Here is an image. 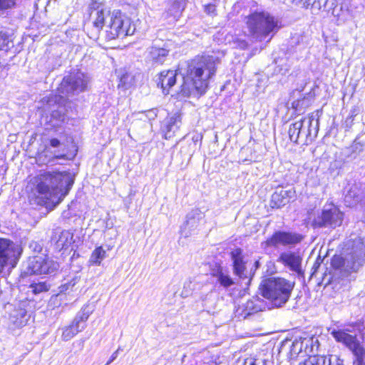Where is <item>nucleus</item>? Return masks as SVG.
<instances>
[{
    "instance_id": "f257e3e1",
    "label": "nucleus",
    "mask_w": 365,
    "mask_h": 365,
    "mask_svg": "<svg viewBox=\"0 0 365 365\" xmlns=\"http://www.w3.org/2000/svg\"><path fill=\"white\" fill-rule=\"evenodd\" d=\"M220 64L217 55L197 56L187 63L185 71L182 73L183 83L180 93L188 97L195 91L199 93L205 92L209 80L215 76L217 68Z\"/></svg>"
},
{
    "instance_id": "f03ea898",
    "label": "nucleus",
    "mask_w": 365,
    "mask_h": 365,
    "mask_svg": "<svg viewBox=\"0 0 365 365\" xmlns=\"http://www.w3.org/2000/svg\"><path fill=\"white\" fill-rule=\"evenodd\" d=\"M36 182L37 203L54 207L68 193L73 180L67 173L46 172L39 175Z\"/></svg>"
},
{
    "instance_id": "7ed1b4c3",
    "label": "nucleus",
    "mask_w": 365,
    "mask_h": 365,
    "mask_svg": "<svg viewBox=\"0 0 365 365\" xmlns=\"http://www.w3.org/2000/svg\"><path fill=\"white\" fill-rule=\"evenodd\" d=\"M365 257V246L361 240L354 241L351 250L344 255H334L331 262L332 268L345 277L356 272L362 266Z\"/></svg>"
},
{
    "instance_id": "20e7f679",
    "label": "nucleus",
    "mask_w": 365,
    "mask_h": 365,
    "mask_svg": "<svg viewBox=\"0 0 365 365\" xmlns=\"http://www.w3.org/2000/svg\"><path fill=\"white\" fill-rule=\"evenodd\" d=\"M294 282L279 277H269L260 285L262 296L270 300L277 307L283 306L289 300L294 288Z\"/></svg>"
},
{
    "instance_id": "39448f33",
    "label": "nucleus",
    "mask_w": 365,
    "mask_h": 365,
    "mask_svg": "<svg viewBox=\"0 0 365 365\" xmlns=\"http://www.w3.org/2000/svg\"><path fill=\"white\" fill-rule=\"evenodd\" d=\"M278 21L268 12H255L247 16V26L250 35L262 41L270 36L269 41L279 29Z\"/></svg>"
},
{
    "instance_id": "423d86ee",
    "label": "nucleus",
    "mask_w": 365,
    "mask_h": 365,
    "mask_svg": "<svg viewBox=\"0 0 365 365\" xmlns=\"http://www.w3.org/2000/svg\"><path fill=\"white\" fill-rule=\"evenodd\" d=\"M106 23L108 28L106 31L107 38L110 40L123 38L133 35L135 31L131 19L120 10H113L110 12Z\"/></svg>"
},
{
    "instance_id": "0eeeda50",
    "label": "nucleus",
    "mask_w": 365,
    "mask_h": 365,
    "mask_svg": "<svg viewBox=\"0 0 365 365\" xmlns=\"http://www.w3.org/2000/svg\"><path fill=\"white\" fill-rule=\"evenodd\" d=\"M314 120V115L312 113L296 120L290 124L288 130L290 140L297 144L308 145L310 143L314 138L311 129Z\"/></svg>"
},
{
    "instance_id": "6e6552de",
    "label": "nucleus",
    "mask_w": 365,
    "mask_h": 365,
    "mask_svg": "<svg viewBox=\"0 0 365 365\" xmlns=\"http://www.w3.org/2000/svg\"><path fill=\"white\" fill-rule=\"evenodd\" d=\"M90 81L88 76L80 71H73L65 76L58 91L62 95L73 94L84 91Z\"/></svg>"
},
{
    "instance_id": "1a4fd4ad",
    "label": "nucleus",
    "mask_w": 365,
    "mask_h": 365,
    "mask_svg": "<svg viewBox=\"0 0 365 365\" xmlns=\"http://www.w3.org/2000/svg\"><path fill=\"white\" fill-rule=\"evenodd\" d=\"M22 252L21 246L9 239L0 238V273L8 264L14 267Z\"/></svg>"
},
{
    "instance_id": "9d476101",
    "label": "nucleus",
    "mask_w": 365,
    "mask_h": 365,
    "mask_svg": "<svg viewBox=\"0 0 365 365\" xmlns=\"http://www.w3.org/2000/svg\"><path fill=\"white\" fill-rule=\"evenodd\" d=\"M343 213L335 206L324 208L322 212L314 217L312 222L314 227L335 228L341 225Z\"/></svg>"
},
{
    "instance_id": "9b49d317",
    "label": "nucleus",
    "mask_w": 365,
    "mask_h": 365,
    "mask_svg": "<svg viewBox=\"0 0 365 365\" xmlns=\"http://www.w3.org/2000/svg\"><path fill=\"white\" fill-rule=\"evenodd\" d=\"M304 238L302 234L295 232L277 231L266 240L265 243L268 247L275 248L279 246L292 248L301 243Z\"/></svg>"
},
{
    "instance_id": "f8f14e48",
    "label": "nucleus",
    "mask_w": 365,
    "mask_h": 365,
    "mask_svg": "<svg viewBox=\"0 0 365 365\" xmlns=\"http://www.w3.org/2000/svg\"><path fill=\"white\" fill-rule=\"evenodd\" d=\"M58 267V264L53 260L44 259L42 257H34L29 259L24 273L26 274H51Z\"/></svg>"
},
{
    "instance_id": "ddd939ff",
    "label": "nucleus",
    "mask_w": 365,
    "mask_h": 365,
    "mask_svg": "<svg viewBox=\"0 0 365 365\" xmlns=\"http://www.w3.org/2000/svg\"><path fill=\"white\" fill-rule=\"evenodd\" d=\"M348 331H349L348 329H333L331 334L337 342L345 345L353 353L354 356L359 355L365 349L361 345L356 335L350 334Z\"/></svg>"
},
{
    "instance_id": "4468645a",
    "label": "nucleus",
    "mask_w": 365,
    "mask_h": 365,
    "mask_svg": "<svg viewBox=\"0 0 365 365\" xmlns=\"http://www.w3.org/2000/svg\"><path fill=\"white\" fill-rule=\"evenodd\" d=\"M230 255L234 274L239 279H247L250 282L252 278V272L248 270L247 263L244 259L242 250L240 248L235 249L231 252Z\"/></svg>"
},
{
    "instance_id": "2eb2a0df",
    "label": "nucleus",
    "mask_w": 365,
    "mask_h": 365,
    "mask_svg": "<svg viewBox=\"0 0 365 365\" xmlns=\"http://www.w3.org/2000/svg\"><path fill=\"white\" fill-rule=\"evenodd\" d=\"M204 218V214L196 208L191 210L186 216V221L180 227V234L184 237H188L198 228L200 222Z\"/></svg>"
},
{
    "instance_id": "dca6fc26",
    "label": "nucleus",
    "mask_w": 365,
    "mask_h": 365,
    "mask_svg": "<svg viewBox=\"0 0 365 365\" xmlns=\"http://www.w3.org/2000/svg\"><path fill=\"white\" fill-rule=\"evenodd\" d=\"M68 159L67 153L64 150H55L53 151L46 147L43 151L38 154L36 162L41 165H55L59 164V160H67Z\"/></svg>"
},
{
    "instance_id": "f3484780",
    "label": "nucleus",
    "mask_w": 365,
    "mask_h": 365,
    "mask_svg": "<svg viewBox=\"0 0 365 365\" xmlns=\"http://www.w3.org/2000/svg\"><path fill=\"white\" fill-rule=\"evenodd\" d=\"M262 306V302L259 298L253 297L245 303L238 304L235 310V317L245 319L250 315L261 311Z\"/></svg>"
},
{
    "instance_id": "a211bd4d",
    "label": "nucleus",
    "mask_w": 365,
    "mask_h": 365,
    "mask_svg": "<svg viewBox=\"0 0 365 365\" xmlns=\"http://www.w3.org/2000/svg\"><path fill=\"white\" fill-rule=\"evenodd\" d=\"M182 124L181 116L178 113L167 117L161 123L160 130L165 139H170L179 130Z\"/></svg>"
},
{
    "instance_id": "6ab92c4d",
    "label": "nucleus",
    "mask_w": 365,
    "mask_h": 365,
    "mask_svg": "<svg viewBox=\"0 0 365 365\" xmlns=\"http://www.w3.org/2000/svg\"><path fill=\"white\" fill-rule=\"evenodd\" d=\"M170 51L169 43H165L162 46L154 44L148 48V58L153 64L162 65L166 61Z\"/></svg>"
},
{
    "instance_id": "aec40b11",
    "label": "nucleus",
    "mask_w": 365,
    "mask_h": 365,
    "mask_svg": "<svg viewBox=\"0 0 365 365\" xmlns=\"http://www.w3.org/2000/svg\"><path fill=\"white\" fill-rule=\"evenodd\" d=\"M277 262L282 263L286 267H288L294 272H300L302 258L298 254L294 252L286 251L282 252L277 259Z\"/></svg>"
},
{
    "instance_id": "412c9836",
    "label": "nucleus",
    "mask_w": 365,
    "mask_h": 365,
    "mask_svg": "<svg viewBox=\"0 0 365 365\" xmlns=\"http://www.w3.org/2000/svg\"><path fill=\"white\" fill-rule=\"evenodd\" d=\"M56 248L58 250H67L73 242V234L69 230L56 231L52 237Z\"/></svg>"
},
{
    "instance_id": "4be33fe9",
    "label": "nucleus",
    "mask_w": 365,
    "mask_h": 365,
    "mask_svg": "<svg viewBox=\"0 0 365 365\" xmlns=\"http://www.w3.org/2000/svg\"><path fill=\"white\" fill-rule=\"evenodd\" d=\"M293 192L291 190H286L284 189H277L272 195L269 205L272 208H280L287 205L292 195Z\"/></svg>"
},
{
    "instance_id": "5701e85b",
    "label": "nucleus",
    "mask_w": 365,
    "mask_h": 365,
    "mask_svg": "<svg viewBox=\"0 0 365 365\" xmlns=\"http://www.w3.org/2000/svg\"><path fill=\"white\" fill-rule=\"evenodd\" d=\"M176 71L172 70L162 71L158 79V85L160 86L163 92L168 94L169 90L176 82Z\"/></svg>"
},
{
    "instance_id": "b1692460",
    "label": "nucleus",
    "mask_w": 365,
    "mask_h": 365,
    "mask_svg": "<svg viewBox=\"0 0 365 365\" xmlns=\"http://www.w3.org/2000/svg\"><path fill=\"white\" fill-rule=\"evenodd\" d=\"M110 13L101 5H97L92 11L91 15L93 18V26L98 31L101 30L104 25H107L106 18L108 19Z\"/></svg>"
},
{
    "instance_id": "393cba45",
    "label": "nucleus",
    "mask_w": 365,
    "mask_h": 365,
    "mask_svg": "<svg viewBox=\"0 0 365 365\" xmlns=\"http://www.w3.org/2000/svg\"><path fill=\"white\" fill-rule=\"evenodd\" d=\"M212 275L220 285L224 288H228L236 284L235 279L232 278L228 272L222 267L217 268Z\"/></svg>"
},
{
    "instance_id": "a878e982",
    "label": "nucleus",
    "mask_w": 365,
    "mask_h": 365,
    "mask_svg": "<svg viewBox=\"0 0 365 365\" xmlns=\"http://www.w3.org/2000/svg\"><path fill=\"white\" fill-rule=\"evenodd\" d=\"M365 144L356 138L352 144L346 148L345 154L348 158L355 159L364 150Z\"/></svg>"
},
{
    "instance_id": "bb28decb",
    "label": "nucleus",
    "mask_w": 365,
    "mask_h": 365,
    "mask_svg": "<svg viewBox=\"0 0 365 365\" xmlns=\"http://www.w3.org/2000/svg\"><path fill=\"white\" fill-rule=\"evenodd\" d=\"M185 6V0H173L170 1L167 14L175 19H178Z\"/></svg>"
},
{
    "instance_id": "cd10ccee",
    "label": "nucleus",
    "mask_w": 365,
    "mask_h": 365,
    "mask_svg": "<svg viewBox=\"0 0 365 365\" xmlns=\"http://www.w3.org/2000/svg\"><path fill=\"white\" fill-rule=\"evenodd\" d=\"M62 340L67 341L73 338L78 332L83 331V327H78L75 322H72L69 326L62 329Z\"/></svg>"
},
{
    "instance_id": "c85d7f7f",
    "label": "nucleus",
    "mask_w": 365,
    "mask_h": 365,
    "mask_svg": "<svg viewBox=\"0 0 365 365\" xmlns=\"http://www.w3.org/2000/svg\"><path fill=\"white\" fill-rule=\"evenodd\" d=\"M299 341L300 344L302 343L303 351L307 354L314 353V349L315 346L316 349L318 348V339L314 336L300 338Z\"/></svg>"
},
{
    "instance_id": "c756f323",
    "label": "nucleus",
    "mask_w": 365,
    "mask_h": 365,
    "mask_svg": "<svg viewBox=\"0 0 365 365\" xmlns=\"http://www.w3.org/2000/svg\"><path fill=\"white\" fill-rule=\"evenodd\" d=\"M91 313L92 310H90L88 309V305H85L77 314L73 322H75V324H76L77 325H78V327H83V330L86 327L85 323L88 320Z\"/></svg>"
},
{
    "instance_id": "7c9ffc66",
    "label": "nucleus",
    "mask_w": 365,
    "mask_h": 365,
    "mask_svg": "<svg viewBox=\"0 0 365 365\" xmlns=\"http://www.w3.org/2000/svg\"><path fill=\"white\" fill-rule=\"evenodd\" d=\"M361 200V192L358 189V187L354 185L351 187L347 194L345 196V202L351 206Z\"/></svg>"
},
{
    "instance_id": "2f4dec72",
    "label": "nucleus",
    "mask_w": 365,
    "mask_h": 365,
    "mask_svg": "<svg viewBox=\"0 0 365 365\" xmlns=\"http://www.w3.org/2000/svg\"><path fill=\"white\" fill-rule=\"evenodd\" d=\"M106 257V251L101 247H96L92 252L89 262L92 264L100 265L102 260Z\"/></svg>"
},
{
    "instance_id": "473e14b6",
    "label": "nucleus",
    "mask_w": 365,
    "mask_h": 365,
    "mask_svg": "<svg viewBox=\"0 0 365 365\" xmlns=\"http://www.w3.org/2000/svg\"><path fill=\"white\" fill-rule=\"evenodd\" d=\"M16 0H0V15H3L15 7Z\"/></svg>"
},
{
    "instance_id": "72a5a7b5",
    "label": "nucleus",
    "mask_w": 365,
    "mask_h": 365,
    "mask_svg": "<svg viewBox=\"0 0 365 365\" xmlns=\"http://www.w3.org/2000/svg\"><path fill=\"white\" fill-rule=\"evenodd\" d=\"M11 42V36L5 31H0V51L7 50Z\"/></svg>"
},
{
    "instance_id": "f704fd0d",
    "label": "nucleus",
    "mask_w": 365,
    "mask_h": 365,
    "mask_svg": "<svg viewBox=\"0 0 365 365\" xmlns=\"http://www.w3.org/2000/svg\"><path fill=\"white\" fill-rule=\"evenodd\" d=\"M315 360L317 362V365H331L333 360L339 361L336 355H331L329 356H315Z\"/></svg>"
},
{
    "instance_id": "c9c22d12",
    "label": "nucleus",
    "mask_w": 365,
    "mask_h": 365,
    "mask_svg": "<svg viewBox=\"0 0 365 365\" xmlns=\"http://www.w3.org/2000/svg\"><path fill=\"white\" fill-rule=\"evenodd\" d=\"M302 343H299V339H296L292 344L290 349V359H295L300 353H302Z\"/></svg>"
},
{
    "instance_id": "e433bc0d",
    "label": "nucleus",
    "mask_w": 365,
    "mask_h": 365,
    "mask_svg": "<svg viewBox=\"0 0 365 365\" xmlns=\"http://www.w3.org/2000/svg\"><path fill=\"white\" fill-rule=\"evenodd\" d=\"M77 277L73 278L71 281L61 285L59 287V292L61 293H69L71 291L74 290V287L77 282Z\"/></svg>"
},
{
    "instance_id": "4c0bfd02",
    "label": "nucleus",
    "mask_w": 365,
    "mask_h": 365,
    "mask_svg": "<svg viewBox=\"0 0 365 365\" xmlns=\"http://www.w3.org/2000/svg\"><path fill=\"white\" fill-rule=\"evenodd\" d=\"M50 286L45 282L32 284L31 288L34 294H39L41 292H46L49 289Z\"/></svg>"
},
{
    "instance_id": "58836bf2",
    "label": "nucleus",
    "mask_w": 365,
    "mask_h": 365,
    "mask_svg": "<svg viewBox=\"0 0 365 365\" xmlns=\"http://www.w3.org/2000/svg\"><path fill=\"white\" fill-rule=\"evenodd\" d=\"M275 64L279 67V72L285 74L289 70V66L287 63L286 58H275Z\"/></svg>"
},
{
    "instance_id": "ea45409f",
    "label": "nucleus",
    "mask_w": 365,
    "mask_h": 365,
    "mask_svg": "<svg viewBox=\"0 0 365 365\" xmlns=\"http://www.w3.org/2000/svg\"><path fill=\"white\" fill-rule=\"evenodd\" d=\"M354 365H365V349L359 355L354 356Z\"/></svg>"
},
{
    "instance_id": "a19ab883",
    "label": "nucleus",
    "mask_w": 365,
    "mask_h": 365,
    "mask_svg": "<svg viewBox=\"0 0 365 365\" xmlns=\"http://www.w3.org/2000/svg\"><path fill=\"white\" fill-rule=\"evenodd\" d=\"M299 365H317L315 360V356H310L308 359H305L303 362L299 363Z\"/></svg>"
},
{
    "instance_id": "79ce46f5",
    "label": "nucleus",
    "mask_w": 365,
    "mask_h": 365,
    "mask_svg": "<svg viewBox=\"0 0 365 365\" xmlns=\"http://www.w3.org/2000/svg\"><path fill=\"white\" fill-rule=\"evenodd\" d=\"M215 5L212 4H209L205 6V11L208 14H215Z\"/></svg>"
},
{
    "instance_id": "37998d69",
    "label": "nucleus",
    "mask_w": 365,
    "mask_h": 365,
    "mask_svg": "<svg viewBox=\"0 0 365 365\" xmlns=\"http://www.w3.org/2000/svg\"><path fill=\"white\" fill-rule=\"evenodd\" d=\"M49 144H50L51 147H52L53 148H59L62 143L57 138H51L49 140Z\"/></svg>"
},
{
    "instance_id": "c03bdc74",
    "label": "nucleus",
    "mask_w": 365,
    "mask_h": 365,
    "mask_svg": "<svg viewBox=\"0 0 365 365\" xmlns=\"http://www.w3.org/2000/svg\"><path fill=\"white\" fill-rule=\"evenodd\" d=\"M119 350H120V348H118L115 351H114L110 358L109 359V360L107 361L106 364V365H109L110 364H111L118 356V352H119Z\"/></svg>"
},
{
    "instance_id": "a18cd8bd",
    "label": "nucleus",
    "mask_w": 365,
    "mask_h": 365,
    "mask_svg": "<svg viewBox=\"0 0 365 365\" xmlns=\"http://www.w3.org/2000/svg\"><path fill=\"white\" fill-rule=\"evenodd\" d=\"M61 97H58V96H51L48 97V103L51 104V103H56Z\"/></svg>"
},
{
    "instance_id": "49530a36",
    "label": "nucleus",
    "mask_w": 365,
    "mask_h": 365,
    "mask_svg": "<svg viewBox=\"0 0 365 365\" xmlns=\"http://www.w3.org/2000/svg\"><path fill=\"white\" fill-rule=\"evenodd\" d=\"M129 78L128 74H125L120 78V82L123 85L125 86L128 83V78Z\"/></svg>"
},
{
    "instance_id": "de8ad7c7",
    "label": "nucleus",
    "mask_w": 365,
    "mask_h": 365,
    "mask_svg": "<svg viewBox=\"0 0 365 365\" xmlns=\"http://www.w3.org/2000/svg\"><path fill=\"white\" fill-rule=\"evenodd\" d=\"M299 101H294L293 103H292V106L294 108H297V107L299 106Z\"/></svg>"
},
{
    "instance_id": "09e8293b",
    "label": "nucleus",
    "mask_w": 365,
    "mask_h": 365,
    "mask_svg": "<svg viewBox=\"0 0 365 365\" xmlns=\"http://www.w3.org/2000/svg\"><path fill=\"white\" fill-rule=\"evenodd\" d=\"M268 364H269V361H267V360H263L262 365H268Z\"/></svg>"
},
{
    "instance_id": "8fccbe9b",
    "label": "nucleus",
    "mask_w": 365,
    "mask_h": 365,
    "mask_svg": "<svg viewBox=\"0 0 365 365\" xmlns=\"http://www.w3.org/2000/svg\"><path fill=\"white\" fill-rule=\"evenodd\" d=\"M349 118H350L351 120H353V118H354V114H352Z\"/></svg>"
}]
</instances>
